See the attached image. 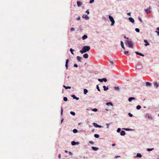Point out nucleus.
I'll return each instance as SVG.
<instances>
[{
  "label": "nucleus",
  "instance_id": "17",
  "mask_svg": "<svg viewBox=\"0 0 159 159\" xmlns=\"http://www.w3.org/2000/svg\"><path fill=\"white\" fill-rule=\"evenodd\" d=\"M88 38V36L86 35H84L82 37V39L83 40H85L86 39Z\"/></svg>",
  "mask_w": 159,
  "mask_h": 159
},
{
  "label": "nucleus",
  "instance_id": "49",
  "mask_svg": "<svg viewBox=\"0 0 159 159\" xmlns=\"http://www.w3.org/2000/svg\"><path fill=\"white\" fill-rule=\"evenodd\" d=\"M110 62L111 64H113L114 63V62H113V61H111V60H110L109 61Z\"/></svg>",
  "mask_w": 159,
  "mask_h": 159
},
{
  "label": "nucleus",
  "instance_id": "30",
  "mask_svg": "<svg viewBox=\"0 0 159 159\" xmlns=\"http://www.w3.org/2000/svg\"><path fill=\"white\" fill-rule=\"evenodd\" d=\"M71 144L72 145H76V142L74 141H72L71 142Z\"/></svg>",
  "mask_w": 159,
  "mask_h": 159
},
{
  "label": "nucleus",
  "instance_id": "32",
  "mask_svg": "<svg viewBox=\"0 0 159 159\" xmlns=\"http://www.w3.org/2000/svg\"><path fill=\"white\" fill-rule=\"evenodd\" d=\"M94 137L96 138H98L99 137V136L98 134H95L94 135Z\"/></svg>",
  "mask_w": 159,
  "mask_h": 159
},
{
  "label": "nucleus",
  "instance_id": "6",
  "mask_svg": "<svg viewBox=\"0 0 159 159\" xmlns=\"http://www.w3.org/2000/svg\"><path fill=\"white\" fill-rule=\"evenodd\" d=\"M151 9V7L149 6L148 8L145 9V11L147 13H150L151 12V11L150 10Z\"/></svg>",
  "mask_w": 159,
  "mask_h": 159
},
{
  "label": "nucleus",
  "instance_id": "47",
  "mask_svg": "<svg viewBox=\"0 0 159 159\" xmlns=\"http://www.w3.org/2000/svg\"><path fill=\"white\" fill-rule=\"evenodd\" d=\"M63 111V109H62V107H61V115H62Z\"/></svg>",
  "mask_w": 159,
  "mask_h": 159
},
{
  "label": "nucleus",
  "instance_id": "16",
  "mask_svg": "<svg viewBox=\"0 0 159 159\" xmlns=\"http://www.w3.org/2000/svg\"><path fill=\"white\" fill-rule=\"evenodd\" d=\"M125 134V132L124 131L122 130L120 132V134L121 136H124Z\"/></svg>",
  "mask_w": 159,
  "mask_h": 159
},
{
  "label": "nucleus",
  "instance_id": "19",
  "mask_svg": "<svg viewBox=\"0 0 159 159\" xmlns=\"http://www.w3.org/2000/svg\"><path fill=\"white\" fill-rule=\"evenodd\" d=\"M77 5L79 7H80L81 6V5H82V3L78 1L77 2Z\"/></svg>",
  "mask_w": 159,
  "mask_h": 159
},
{
  "label": "nucleus",
  "instance_id": "33",
  "mask_svg": "<svg viewBox=\"0 0 159 159\" xmlns=\"http://www.w3.org/2000/svg\"><path fill=\"white\" fill-rule=\"evenodd\" d=\"M141 108V106L140 105H138L136 107V108L138 110H139V109H140Z\"/></svg>",
  "mask_w": 159,
  "mask_h": 159
},
{
  "label": "nucleus",
  "instance_id": "41",
  "mask_svg": "<svg viewBox=\"0 0 159 159\" xmlns=\"http://www.w3.org/2000/svg\"><path fill=\"white\" fill-rule=\"evenodd\" d=\"M114 89L115 90H119L120 89L118 87H115Z\"/></svg>",
  "mask_w": 159,
  "mask_h": 159
},
{
  "label": "nucleus",
  "instance_id": "10",
  "mask_svg": "<svg viewBox=\"0 0 159 159\" xmlns=\"http://www.w3.org/2000/svg\"><path fill=\"white\" fill-rule=\"evenodd\" d=\"M144 42L145 43V44H144L145 46H146L149 45V43L148 42L147 40L144 39Z\"/></svg>",
  "mask_w": 159,
  "mask_h": 159
},
{
  "label": "nucleus",
  "instance_id": "35",
  "mask_svg": "<svg viewBox=\"0 0 159 159\" xmlns=\"http://www.w3.org/2000/svg\"><path fill=\"white\" fill-rule=\"evenodd\" d=\"M73 133H77V132H78V130H77V129H74L73 130Z\"/></svg>",
  "mask_w": 159,
  "mask_h": 159
},
{
  "label": "nucleus",
  "instance_id": "2",
  "mask_svg": "<svg viewBox=\"0 0 159 159\" xmlns=\"http://www.w3.org/2000/svg\"><path fill=\"white\" fill-rule=\"evenodd\" d=\"M109 18L111 22V26H113L114 25V24H115V20H114L113 17L109 15Z\"/></svg>",
  "mask_w": 159,
  "mask_h": 159
},
{
  "label": "nucleus",
  "instance_id": "5",
  "mask_svg": "<svg viewBox=\"0 0 159 159\" xmlns=\"http://www.w3.org/2000/svg\"><path fill=\"white\" fill-rule=\"evenodd\" d=\"M98 80L101 82H102L103 81L105 82H106L107 81V80L106 78H103L101 79H98Z\"/></svg>",
  "mask_w": 159,
  "mask_h": 159
},
{
  "label": "nucleus",
  "instance_id": "51",
  "mask_svg": "<svg viewBox=\"0 0 159 159\" xmlns=\"http://www.w3.org/2000/svg\"><path fill=\"white\" fill-rule=\"evenodd\" d=\"M89 143H90V144H94V142L93 141H90L89 142Z\"/></svg>",
  "mask_w": 159,
  "mask_h": 159
},
{
  "label": "nucleus",
  "instance_id": "63",
  "mask_svg": "<svg viewBox=\"0 0 159 159\" xmlns=\"http://www.w3.org/2000/svg\"><path fill=\"white\" fill-rule=\"evenodd\" d=\"M79 144V142H76V144Z\"/></svg>",
  "mask_w": 159,
  "mask_h": 159
},
{
  "label": "nucleus",
  "instance_id": "27",
  "mask_svg": "<svg viewBox=\"0 0 159 159\" xmlns=\"http://www.w3.org/2000/svg\"><path fill=\"white\" fill-rule=\"evenodd\" d=\"M84 94H86L88 92V91L86 89H84Z\"/></svg>",
  "mask_w": 159,
  "mask_h": 159
},
{
  "label": "nucleus",
  "instance_id": "13",
  "mask_svg": "<svg viewBox=\"0 0 159 159\" xmlns=\"http://www.w3.org/2000/svg\"><path fill=\"white\" fill-rule=\"evenodd\" d=\"M82 17L86 20H88L89 19V17L86 15H84L82 16Z\"/></svg>",
  "mask_w": 159,
  "mask_h": 159
},
{
  "label": "nucleus",
  "instance_id": "44",
  "mask_svg": "<svg viewBox=\"0 0 159 159\" xmlns=\"http://www.w3.org/2000/svg\"><path fill=\"white\" fill-rule=\"evenodd\" d=\"M128 114L129 116L130 117H132L133 116V115L130 113H129Z\"/></svg>",
  "mask_w": 159,
  "mask_h": 159
},
{
  "label": "nucleus",
  "instance_id": "61",
  "mask_svg": "<svg viewBox=\"0 0 159 159\" xmlns=\"http://www.w3.org/2000/svg\"><path fill=\"white\" fill-rule=\"evenodd\" d=\"M156 32L157 33V35H159V31H156Z\"/></svg>",
  "mask_w": 159,
  "mask_h": 159
},
{
  "label": "nucleus",
  "instance_id": "11",
  "mask_svg": "<svg viewBox=\"0 0 159 159\" xmlns=\"http://www.w3.org/2000/svg\"><path fill=\"white\" fill-rule=\"evenodd\" d=\"M69 61L68 59H67L66 61L65 66L66 67V69H68V63Z\"/></svg>",
  "mask_w": 159,
  "mask_h": 159
},
{
  "label": "nucleus",
  "instance_id": "29",
  "mask_svg": "<svg viewBox=\"0 0 159 159\" xmlns=\"http://www.w3.org/2000/svg\"><path fill=\"white\" fill-rule=\"evenodd\" d=\"M154 86L157 88L158 87V84L157 82H155L154 83Z\"/></svg>",
  "mask_w": 159,
  "mask_h": 159
},
{
  "label": "nucleus",
  "instance_id": "12",
  "mask_svg": "<svg viewBox=\"0 0 159 159\" xmlns=\"http://www.w3.org/2000/svg\"><path fill=\"white\" fill-rule=\"evenodd\" d=\"M135 99V98L134 97H130L129 98H128V101L129 102H131L132 100H134Z\"/></svg>",
  "mask_w": 159,
  "mask_h": 159
},
{
  "label": "nucleus",
  "instance_id": "56",
  "mask_svg": "<svg viewBox=\"0 0 159 159\" xmlns=\"http://www.w3.org/2000/svg\"><path fill=\"white\" fill-rule=\"evenodd\" d=\"M127 14L128 16H130V15H131V13L130 12H129V13H127Z\"/></svg>",
  "mask_w": 159,
  "mask_h": 159
},
{
  "label": "nucleus",
  "instance_id": "1",
  "mask_svg": "<svg viewBox=\"0 0 159 159\" xmlns=\"http://www.w3.org/2000/svg\"><path fill=\"white\" fill-rule=\"evenodd\" d=\"M90 49V48L89 46H84L83 47L81 50L80 51V52L83 54L89 51Z\"/></svg>",
  "mask_w": 159,
  "mask_h": 159
},
{
  "label": "nucleus",
  "instance_id": "15",
  "mask_svg": "<svg viewBox=\"0 0 159 159\" xmlns=\"http://www.w3.org/2000/svg\"><path fill=\"white\" fill-rule=\"evenodd\" d=\"M71 97L74 99H76V100H78L79 99V98L76 97V96L75 95H71Z\"/></svg>",
  "mask_w": 159,
  "mask_h": 159
},
{
  "label": "nucleus",
  "instance_id": "42",
  "mask_svg": "<svg viewBox=\"0 0 159 159\" xmlns=\"http://www.w3.org/2000/svg\"><path fill=\"white\" fill-rule=\"evenodd\" d=\"M97 89L99 91H100V89L99 88V87L98 86V85H97Z\"/></svg>",
  "mask_w": 159,
  "mask_h": 159
},
{
  "label": "nucleus",
  "instance_id": "24",
  "mask_svg": "<svg viewBox=\"0 0 159 159\" xmlns=\"http://www.w3.org/2000/svg\"><path fill=\"white\" fill-rule=\"evenodd\" d=\"M103 87L104 89V91H107L108 89V86L106 87V86L104 85L103 86Z\"/></svg>",
  "mask_w": 159,
  "mask_h": 159
},
{
  "label": "nucleus",
  "instance_id": "46",
  "mask_svg": "<svg viewBox=\"0 0 159 159\" xmlns=\"http://www.w3.org/2000/svg\"><path fill=\"white\" fill-rule=\"evenodd\" d=\"M75 30V29L73 28H72L70 29V31H74Z\"/></svg>",
  "mask_w": 159,
  "mask_h": 159
},
{
  "label": "nucleus",
  "instance_id": "23",
  "mask_svg": "<svg viewBox=\"0 0 159 159\" xmlns=\"http://www.w3.org/2000/svg\"><path fill=\"white\" fill-rule=\"evenodd\" d=\"M146 86H151L152 84H151L150 83V82H146Z\"/></svg>",
  "mask_w": 159,
  "mask_h": 159
},
{
  "label": "nucleus",
  "instance_id": "9",
  "mask_svg": "<svg viewBox=\"0 0 159 159\" xmlns=\"http://www.w3.org/2000/svg\"><path fill=\"white\" fill-rule=\"evenodd\" d=\"M129 20L130 22H132V23H134V19L132 17H129Z\"/></svg>",
  "mask_w": 159,
  "mask_h": 159
},
{
  "label": "nucleus",
  "instance_id": "22",
  "mask_svg": "<svg viewBox=\"0 0 159 159\" xmlns=\"http://www.w3.org/2000/svg\"><path fill=\"white\" fill-rule=\"evenodd\" d=\"M142 157V156L141 154L140 153H138L137 154V155H136V156L135 157H139L140 158Z\"/></svg>",
  "mask_w": 159,
  "mask_h": 159
},
{
  "label": "nucleus",
  "instance_id": "37",
  "mask_svg": "<svg viewBox=\"0 0 159 159\" xmlns=\"http://www.w3.org/2000/svg\"><path fill=\"white\" fill-rule=\"evenodd\" d=\"M70 113L71 115H72L73 116H75V112H74L73 111H71L70 112Z\"/></svg>",
  "mask_w": 159,
  "mask_h": 159
},
{
  "label": "nucleus",
  "instance_id": "39",
  "mask_svg": "<svg viewBox=\"0 0 159 159\" xmlns=\"http://www.w3.org/2000/svg\"><path fill=\"white\" fill-rule=\"evenodd\" d=\"M92 111L95 112L97 111H98V109L97 108H94L93 109H92Z\"/></svg>",
  "mask_w": 159,
  "mask_h": 159
},
{
  "label": "nucleus",
  "instance_id": "28",
  "mask_svg": "<svg viewBox=\"0 0 159 159\" xmlns=\"http://www.w3.org/2000/svg\"><path fill=\"white\" fill-rule=\"evenodd\" d=\"M93 125L95 127L97 128L98 126V125L97 123H93Z\"/></svg>",
  "mask_w": 159,
  "mask_h": 159
},
{
  "label": "nucleus",
  "instance_id": "52",
  "mask_svg": "<svg viewBox=\"0 0 159 159\" xmlns=\"http://www.w3.org/2000/svg\"><path fill=\"white\" fill-rule=\"evenodd\" d=\"M139 20L141 22H142L143 21H142V20L141 19L140 17H139Z\"/></svg>",
  "mask_w": 159,
  "mask_h": 159
},
{
  "label": "nucleus",
  "instance_id": "3",
  "mask_svg": "<svg viewBox=\"0 0 159 159\" xmlns=\"http://www.w3.org/2000/svg\"><path fill=\"white\" fill-rule=\"evenodd\" d=\"M143 66L141 63H139L137 65L136 69L138 70H140L142 68Z\"/></svg>",
  "mask_w": 159,
  "mask_h": 159
},
{
  "label": "nucleus",
  "instance_id": "21",
  "mask_svg": "<svg viewBox=\"0 0 159 159\" xmlns=\"http://www.w3.org/2000/svg\"><path fill=\"white\" fill-rule=\"evenodd\" d=\"M83 57L85 58H87L88 57V55L87 53H85L83 55Z\"/></svg>",
  "mask_w": 159,
  "mask_h": 159
},
{
  "label": "nucleus",
  "instance_id": "34",
  "mask_svg": "<svg viewBox=\"0 0 159 159\" xmlns=\"http://www.w3.org/2000/svg\"><path fill=\"white\" fill-rule=\"evenodd\" d=\"M154 149V148H147V150L148 151H149V152H150V151H152V150H153Z\"/></svg>",
  "mask_w": 159,
  "mask_h": 159
},
{
  "label": "nucleus",
  "instance_id": "40",
  "mask_svg": "<svg viewBox=\"0 0 159 159\" xmlns=\"http://www.w3.org/2000/svg\"><path fill=\"white\" fill-rule=\"evenodd\" d=\"M135 30L137 32H139L140 31V30L139 28H136L135 29Z\"/></svg>",
  "mask_w": 159,
  "mask_h": 159
},
{
  "label": "nucleus",
  "instance_id": "7",
  "mask_svg": "<svg viewBox=\"0 0 159 159\" xmlns=\"http://www.w3.org/2000/svg\"><path fill=\"white\" fill-rule=\"evenodd\" d=\"M145 117L146 118H147L148 119H150L151 120L152 119V116H151L149 115L148 114H146Z\"/></svg>",
  "mask_w": 159,
  "mask_h": 159
},
{
  "label": "nucleus",
  "instance_id": "62",
  "mask_svg": "<svg viewBox=\"0 0 159 159\" xmlns=\"http://www.w3.org/2000/svg\"><path fill=\"white\" fill-rule=\"evenodd\" d=\"M107 128H109V124H107Z\"/></svg>",
  "mask_w": 159,
  "mask_h": 159
},
{
  "label": "nucleus",
  "instance_id": "48",
  "mask_svg": "<svg viewBox=\"0 0 159 159\" xmlns=\"http://www.w3.org/2000/svg\"><path fill=\"white\" fill-rule=\"evenodd\" d=\"M74 66L75 67H77L78 66L76 64H75L74 65Z\"/></svg>",
  "mask_w": 159,
  "mask_h": 159
},
{
  "label": "nucleus",
  "instance_id": "8",
  "mask_svg": "<svg viewBox=\"0 0 159 159\" xmlns=\"http://www.w3.org/2000/svg\"><path fill=\"white\" fill-rule=\"evenodd\" d=\"M135 53L137 55H139V56H143V57H144V55L142 53H140V52H135Z\"/></svg>",
  "mask_w": 159,
  "mask_h": 159
},
{
  "label": "nucleus",
  "instance_id": "57",
  "mask_svg": "<svg viewBox=\"0 0 159 159\" xmlns=\"http://www.w3.org/2000/svg\"><path fill=\"white\" fill-rule=\"evenodd\" d=\"M58 157H59V158H61V154H58Z\"/></svg>",
  "mask_w": 159,
  "mask_h": 159
},
{
  "label": "nucleus",
  "instance_id": "4",
  "mask_svg": "<svg viewBox=\"0 0 159 159\" xmlns=\"http://www.w3.org/2000/svg\"><path fill=\"white\" fill-rule=\"evenodd\" d=\"M127 43L128 44L129 47L130 48H133V43L132 41H126Z\"/></svg>",
  "mask_w": 159,
  "mask_h": 159
},
{
  "label": "nucleus",
  "instance_id": "50",
  "mask_svg": "<svg viewBox=\"0 0 159 159\" xmlns=\"http://www.w3.org/2000/svg\"><path fill=\"white\" fill-rule=\"evenodd\" d=\"M86 13L88 14H89V11L88 10H87L86 12H85Z\"/></svg>",
  "mask_w": 159,
  "mask_h": 159
},
{
  "label": "nucleus",
  "instance_id": "60",
  "mask_svg": "<svg viewBox=\"0 0 159 159\" xmlns=\"http://www.w3.org/2000/svg\"><path fill=\"white\" fill-rule=\"evenodd\" d=\"M102 126H101V125H98V127L101 128H102Z\"/></svg>",
  "mask_w": 159,
  "mask_h": 159
},
{
  "label": "nucleus",
  "instance_id": "18",
  "mask_svg": "<svg viewBox=\"0 0 159 159\" xmlns=\"http://www.w3.org/2000/svg\"><path fill=\"white\" fill-rule=\"evenodd\" d=\"M92 148L93 150L95 151H97L98 149V148L94 147H92Z\"/></svg>",
  "mask_w": 159,
  "mask_h": 159
},
{
  "label": "nucleus",
  "instance_id": "36",
  "mask_svg": "<svg viewBox=\"0 0 159 159\" xmlns=\"http://www.w3.org/2000/svg\"><path fill=\"white\" fill-rule=\"evenodd\" d=\"M70 52H71V53L72 54H73V55H74V53H73V51H74V50H73L72 48H70Z\"/></svg>",
  "mask_w": 159,
  "mask_h": 159
},
{
  "label": "nucleus",
  "instance_id": "14",
  "mask_svg": "<svg viewBox=\"0 0 159 159\" xmlns=\"http://www.w3.org/2000/svg\"><path fill=\"white\" fill-rule=\"evenodd\" d=\"M82 58L79 56H78L77 57V61L79 62H81V59H82Z\"/></svg>",
  "mask_w": 159,
  "mask_h": 159
},
{
  "label": "nucleus",
  "instance_id": "45",
  "mask_svg": "<svg viewBox=\"0 0 159 159\" xmlns=\"http://www.w3.org/2000/svg\"><path fill=\"white\" fill-rule=\"evenodd\" d=\"M129 53V52L128 51H124V53L126 55L127 54Z\"/></svg>",
  "mask_w": 159,
  "mask_h": 159
},
{
  "label": "nucleus",
  "instance_id": "43",
  "mask_svg": "<svg viewBox=\"0 0 159 159\" xmlns=\"http://www.w3.org/2000/svg\"><path fill=\"white\" fill-rule=\"evenodd\" d=\"M120 131H121V129L120 128H118L117 129V132L119 133V132H120Z\"/></svg>",
  "mask_w": 159,
  "mask_h": 159
},
{
  "label": "nucleus",
  "instance_id": "25",
  "mask_svg": "<svg viewBox=\"0 0 159 159\" xmlns=\"http://www.w3.org/2000/svg\"><path fill=\"white\" fill-rule=\"evenodd\" d=\"M106 105L107 106H109L110 105H111V106H113V104L111 102H107L106 103Z\"/></svg>",
  "mask_w": 159,
  "mask_h": 159
},
{
  "label": "nucleus",
  "instance_id": "54",
  "mask_svg": "<svg viewBox=\"0 0 159 159\" xmlns=\"http://www.w3.org/2000/svg\"><path fill=\"white\" fill-rule=\"evenodd\" d=\"M69 153L70 155H72L73 154L71 152H69Z\"/></svg>",
  "mask_w": 159,
  "mask_h": 159
},
{
  "label": "nucleus",
  "instance_id": "20",
  "mask_svg": "<svg viewBox=\"0 0 159 159\" xmlns=\"http://www.w3.org/2000/svg\"><path fill=\"white\" fill-rule=\"evenodd\" d=\"M120 44L122 48L124 49H125V48L124 46V43L122 41H120Z\"/></svg>",
  "mask_w": 159,
  "mask_h": 159
},
{
  "label": "nucleus",
  "instance_id": "26",
  "mask_svg": "<svg viewBox=\"0 0 159 159\" xmlns=\"http://www.w3.org/2000/svg\"><path fill=\"white\" fill-rule=\"evenodd\" d=\"M63 86L66 89H70L71 88L70 86H66L65 85H63Z\"/></svg>",
  "mask_w": 159,
  "mask_h": 159
},
{
  "label": "nucleus",
  "instance_id": "31",
  "mask_svg": "<svg viewBox=\"0 0 159 159\" xmlns=\"http://www.w3.org/2000/svg\"><path fill=\"white\" fill-rule=\"evenodd\" d=\"M124 129V130H125L126 131H129V130H131V129H129V128H123L122 129Z\"/></svg>",
  "mask_w": 159,
  "mask_h": 159
},
{
  "label": "nucleus",
  "instance_id": "53",
  "mask_svg": "<svg viewBox=\"0 0 159 159\" xmlns=\"http://www.w3.org/2000/svg\"><path fill=\"white\" fill-rule=\"evenodd\" d=\"M80 17L79 16L77 18V20H80Z\"/></svg>",
  "mask_w": 159,
  "mask_h": 159
},
{
  "label": "nucleus",
  "instance_id": "38",
  "mask_svg": "<svg viewBox=\"0 0 159 159\" xmlns=\"http://www.w3.org/2000/svg\"><path fill=\"white\" fill-rule=\"evenodd\" d=\"M68 99L66 97H64L63 98V100L64 101L66 102L67 101Z\"/></svg>",
  "mask_w": 159,
  "mask_h": 159
},
{
  "label": "nucleus",
  "instance_id": "64",
  "mask_svg": "<svg viewBox=\"0 0 159 159\" xmlns=\"http://www.w3.org/2000/svg\"><path fill=\"white\" fill-rule=\"evenodd\" d=\"M157 30L159 31V27H157Z\"/></svg>",
  "mask_w": 159,
  "mask_h": 159
},
{
  "label": "nucleus",
  "instance_id": "59",
  "mask_svg": "<svg viewBox=\"0 0 159 159\" xmlns=\"http://www.w3.org/2000/svg\"><path fill=\"white\" fill-rule=\"evenodd\" d=\"M120 157V156H116L115 157V158H117V157Z\"/></svg>",
  "mask_w": 159,
  "mask_h": 159
},
{
  "label": "nucleus",
  "instance_id": "55",
  "mask_svg": "<svg viewBox=\"0 0 159 159\" xmlns=\"http://www.w3.org/2000/svg\"><path fill=\"white\" fill-rule=\"evenodd\" d=\"M94 1H90L89 3H92L94 2Z\"/></svg>",
  "mask_w": 159,
  "mask_h": 159
},
{
  "label": "nucleus",
  "instance_id": "58",
  "mask_svg": "<svg viewBox=\"0 0 159 159\" xmlns=\"http://www.w3.org/2000/svg\"><path fill=\"white\" fill-rule=\"evenodd\" d=\"M124 38L125 39H129V38L128 37H126L125 36H124Z\"/></svg>",
  "mask_w": 159,
  "mask_h": 159
}]
</instances>
